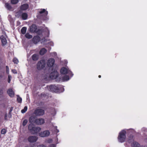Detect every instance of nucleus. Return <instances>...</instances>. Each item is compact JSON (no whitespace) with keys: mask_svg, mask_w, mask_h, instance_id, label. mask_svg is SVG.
<instances>
[{"mask_svg":"<svg viewBox=\"0 0 147 147\" xmlns=\"http://www.w3.org/2000/svg\"><path fill=\"white\" fill-rule=\"evenodd\" d=\"M32 58L34 61H36L39 58V55L37 54H34L32 55Z\"/></svg>","mask_w":147,"mask_h":147,"instance_id":"nucleus-19","label":"nucleus"},{"mask_svg":"<svg viewBox=\"0 0 147 147\" xmlns=\"http://www.w3.org/2000/svg\"><path fill=\"white\" fill-rule=\"evenodd\" d=\"M19 14V16H21L22 20H25L27 19L28 15L27 13H23L21 14V13H20Z\"/></svg>","mask_w":147,"mask_h":147,"instance_id":"nucleus-17","label":"nucleus"},{"mask_svg":"<svg viewBox=\"0 0 147 147\" xmlns=\"http://www.w3.org/2000/svg\"><path fill=\"white\" fill-rule=\"evenodd\" d=\"M12 71L13 73L14 74H17V72L16 69H12Z\"/></svg>","mask_w":147,"mask_h":147,"instance_id":"nucleus-37","label":"nucleus"},{"mask_svg":"<svg viewBox=\"0 0 147 147\" xmlns=\"http://www.w3.org/2000/svg\"><path fill=\"white\" fill-rule=\"evenodd\" d=\"M45 123V119L42 118H37L35 121V124L37 125H42Z\"/></svg>","mask_w":147,"mask_h":147,"instance_id":"nucleus-10","label":"nucleus"},{"mask_svg":"<svg viewBox=\"0 0 147 147\" xmlns=\"http://www.w3.org/2000/svg\"><path fill=\"white\" fill-rule=\"evenodd\" d=\"M39 13L40 14L38 16V18L43 20H47L48 12L45 9H41V11H39Z\"/></svg>","mask_w":147,"mask_h":147,"instance_id":"nucleus-3","label":"nucleus"},{"mask_svg":"<svg viewBox=\"0 0 147 147\" xmlns=\"http://www.w3.org/2000/svg\"><path fill=\"white\" fill-rule=\"evenodd\" d=\"M27 28L25 27H24L21 29V32L22 34H25Z\"/></svg>","mask_w":147,"mask_h":147,"instance_id":"nucleus-23","label":"nucleus"},{"mask_svg":"<svg viewBox=\"0 0 147 147\" xmlns=\"http://www.w3.org/2000/svg\"><path fill=\"white\" fill-rule=\"evenodd\" d=\"M38 139L37 137L35 136H31L28 137V140L29 142L30 143H32L36 142Z\"/></svg>","mask_w":147,"mask_h":147,"instance_id":"nucleus-11","label":"nucleus"},{"mask_svg":"<svg viewBox=\"0 0 147 147\" xmlns=\"http://www.w3.org/2000/svg\"><path fill=\"white\" fill-rule=\"evenodd\" d=\"M7 113H6L5 115L4 116V119L5 120H6L7 119Z\"/></svg>","mask_w":147,"mask_h":147,"instance_id":"nucleus-40","label":"nucleus"},{"mask_svg":"<svg viewBox=\"0 0 147 147\" xmlns=\"http://www.w3.org/2000/svg\"><path fill=\"white\" fill-rule=\"evenodd\" d=\"M69 80V77L68 76L65 75L62 77V80L63 81H67Z\"/></svg>","mask_w":147,"mask_h":147,"instance_id":"nucleus-25","label":"nucleus"},{"mask_svg":"<svg viewBox=\"0 0 147 147\" xmlns=\"http://www.w3.org/2000/svg\"><path fill=\"white\" fill-rule=\"evenodd\" d=\"M32 41L35 44H36L40 40V38L38 36H34L32 39Z\"/></svg>","mask_w":147,"mask_h":147,"instance_id":"nucleus-14","label":"nucleus"},{"mask_svg":"<svg viewBox=\"0 0 147 147\" xmlns=\"http://www.w3.org/2000/svg\"><path fill=\"white\" fill-rule=\"evenodd\" d=\"M4 76L3 73H0V79H1Z\"/></svg>","mask_w":147,"mask_h":147,"instance_id":"nucleus-38","label":"nucleus"},{"mask_svg":"<svg viewBox=\"0 0 147 147\" xmlns=\"http://www.w3.org/2000/svg\"><path fill=\"white\" fill-rule=\"evenodd\" d=\"M52 142L53 140L51 139H49L47 141V142L49 143H51Z\"/></svg>","mask_w":147,"mask_h":147,"instance_id":"nucleus-35","label":"nucleus"},{"mask_svg":"<svg viewBox=\"0 0 147 147\" xmlns=\"http://www.w3.org/2000/svg\"><path fill=\"white\" fill-rule=\"evenodd\" d=\"M7 93L11 97H13L14 95V93L13 90L11 88L9 89L7 91Z\"/></svg>","mask_w":147,"mask_h":147,"instance_id":"nucleus-16","label":"nucleus"},{"mask_svg":"<svg viewBox=\"0 0 147 147\" xmlns=\"http://www.w3.org/2000/svg\"><path fill=\"white\" fill-rule=\"evenodd\" d=\"M133 145V147H140V145L136 142H134Z\"/></svg>","mask_w":147,"mask_h":147,"instance_id":"nucleus-24","label":"nucleus"},{"mask_svg":"<svg viewBox=\"0 0 147 147\" xmlns=\"http://www.w3.org/2000/svg\"><path fill=\"white\" fill-rule=\"evenodd\" d=\"M12 4H15L19 2V0H10Z\"/></svg>","mask_w":147,"mask_h":147,"instance_id":"nucleus-27","label":"nucleus"},{"mask_svg":"<svg viewBox=\"0 0 147 147\" xmlns=\"http://www.w3.org/2000/svg\"><path fill=\"white\" fill-rule=\"evenodd\" d=\"M7 132V130L5 129H2L1 131V134H4Z\"/></svg>","mask_w":147,"mask_h":147,"instance_id":"nucleus-32","label":"nucleus"},{"mask_svg":"<svg viewBox=\"0 0 147 147\" xmlns=\"http://www.w3.org/2000/svg\"><path fill=\"white\" fill-rule=\"evenodd\" d=\"M47 88L51 91L55 92H60L63 91L64 89L63 87H61L58 85H51L47 86Z\"/></svg>","mask_w":147,"mask_h":147,"instance_id":"nucleus-2","label":"nucleus"},{"mask_svg":"<svg viewBox=\"0 0 147 147\" xmlns=\"http://www.w3.org/2000/svg\"><path fill=\"white\" fill-rule=\"evenodd\" d=\"M45 113V111L38 108L36 109L34 112V113L36 116H40L43 115Z\"/></svg>","mask_w":147,"mask_h":147,"instance_id":"nucleus-8","label":"nucleus"},{"mask_svg":"<svg viewBox=\"0 0 147 147\" xmlns=\"http://www.w3.org/2000/svg\"><path fill=\"white\" fill-rule=\"evenodd\" d=\"M6 69L7 74H8L9 73V69L8 67L7 66H6Z\"/></svg>","mask_w":147,"mask_h":147,"instance_id":"nucleus-36","label":"nucleus"},{"mask_svg":"<svg viewBox=\"0 0 147 147\" xmlns=\"http://www.w3.org/2000/svg\"><path fill=\"white\" fill-rule=\"evenodd\" d=\"M17 100L18 103H21L22 102V98L20 97L19 96H17Z\"/></svg>","mask_w":147,"mask_h":147,"instance_id":"nucleus-28","label":"nucleus"},{"mask_svg":"<svg viewBox=\"0 0 147 147\" xmlns=\"http://www.w3.org/2000/svg\"><path fill=\"white\" fill-rule=\"evenodd\" d=\"M50 134V132L49 130H45L40 132L39 133V136L42 137H47Z\"/></svg>","mask_w":147,"mask_h":147,"instance_id":"nucleus-9","label":"nucleus"},{"mask_svg":"<svg viewBox=\"0 0 147 147\" xmlns=\"http://www.w3.org/2000/svg\"><path fill=\"white\" fill-rule=\"evenodd\" d=\"M37 27L36 25L32 24L30 27V31L31 32H36L38 35H40L42 33L41 30L40 29H38L37 31Z\"/></svg>","mask_w":147,"mask_h":147,"instance_id":"nucleus-6","label":"nucleus"},{"mask_svg":"<svg viewBox=\"0 0 147 147\" xmlns=\"http://www.w3.org/2000/svg\"><path fill=\"white\" fill-rule=\"evenodd\" d=\"M37 147H46L45 145L41 144L38 145Z\"/></svg>","mask_w":147,"mask_h":147,"instance_id":"nucleus-39","label":"nucleus"},{"mask_svg":"<svg viewBox=\"0 0 147 147\" xmlns=\"http://www.w3.org/2000/svg\"><path fill=\"white\" fill-rule=\"evenodd\" d=\"M134 136L132 134L130 135L128 138V142L130 143L134 141L133 139Z\"/></svg>","mask_w":147,"mask_h":147,"instance_id":"nucleus-21","label":"nucleus"},{"mask_svg":"<svg viewBox=\"0 0 147 147\" xmlns=\"http://www.w3.org/2000/svg\"><path fill=\"white\" fill-rule=\"evenodd\" d=\"M55 60L54 59L51 58L49 59L47 62V65L49 67H52L54 64Z\"/></svg>","mask_w":147,"mask_h":147,"instance_id":"nucleus-12","label":"nucleus"},{"mask_svg":"<svg viewBox=\"0 0 147 147\" xmlns=\"http://www.w3.org/2000/svg\"><path fill=\"white\" fill-rule=\"evenodd\" d=\"M25 37L28 39H30L32 37V36L28 33H27L25 35Z\"/></svg>","mask_w":147,"mask_h":147,"instance_id":"nucleus-26","label":"nucleus"},{"mask_svg":"<svg viewBox=\"0 0 147 147\" xmlns=\"http://www.w3.org/2000/svg\"><path fill=\"white\" fill-rule=\"evenodd\" d=\"M44 105V103L42 102H41L39 104L40 106H42Z\"/></svg>","mask_w":147,"mask_h":147,"instance_id":"nucleus-42","label":"nucleus"},{"mask_svg":"<svg viewBox=\"0 0 147 147\" xmlns=\"http://www.w3.org/2000/svg\"><path fill=\"white\" fill-rule=\"evenodd\" d=\"M28 122L27 120L25 119L23 120L22 123V125L23 126H25L27 124Z\"/></svg>","mask_w":147,"mask_h":147,"instance_id":"nucleus-30","label":"nucleus"},{"mask_svg":"<svg viewBox=\"0 0 147 147\" xmlns=\"http://www.w3.org/2000/svg\"><path fill=\"white\" fill-rule=\"evenodd\" d=\"M36 116L32 115L29 118V121L31 123L29 124L28 127V129L30 132L32 134H35L40 132L41 130L40 127H35L34 125L32 124H35V121L36 119Z\"/></svg>","mask_w":147,"mask_h":147,"instance_id":"nucleus-1","label":"nucleus"},{"mask_svg":"<svg viewBox=\"0 0 147 147\" xmlns=\"http://www.w3.org/2000/svg\"><path fill=\"white\" fill-rule=\"evenodd\" d=\"M8 117L9 118H10L11 117V113H10V114H9V113H8Z\"/></svg>","mask_w":147,"mask_h":147,"instance_id":"nucleus-43","label":"nucleus"},{"mask_svg":"<svg viewBox=\"0 0 147 147\" xmlns=\"http://www.w3.org/2000/svg\"><path fill=\"white\" fill-rule=\"evenodd\" d=\"M59 132V130L58 129H56V132L58 133Z\"/></svg>","mask_w":147,"mask_h":147,"instance_id":"nucleus-46","label":"nucleus"},{"mask_svg":"<svg viewBox=\"0 0 147 147\" xmlns=\"http://www.w3.org/2000/svg\"><path fill=\"white\" fill-rule=\"evenodd\" d=\"M41 95L42 96V95L43 96H44L45 95V94H43L42 93L41 94Z\"/></svg>","mask_w":147,"mask_h":147,"instance_id":"nucleus-45","label":"nucleus"},{"mask_svg":"<svg viewBox=\"0 0 147 147\" xmlns=\"http://www.w3.org/2000/svg\"><path fill=\"white\" fill-rule=\"evenodd\" d=\"M46 62L45 60H41L39 61L37 65L36 68L38 70L43 69L45 67Z\"/></svg>","mask_w":147,"mask_h":147,"instance_id":"nucleus-7","label":"nucleus"},{"mask_svg":"<svg viewBox=\"0 0 147 147\" xmlns=\"http://www.w3.org/2000/svg\"><path fill=\"white\" fill-rule=\"evenodd\" d=\"M60 72L61 74H66L67 73H71V72L66 67H63L60 70Z\"/></svg>","mask_w":147,"mask_h":147,"instance_id":"nucleus-13","label":"nucleus"},{"mask_svg":"<svg viewBox=\"0 0 147 147\" xmlns=\"http://www.w3.org/2000/svg\"><path fill=\"white\" fill-rule=\"evenodd\" d=\"M28 109L27 106H25L24 108V109L21 110V112L22 113H25L26 111H27Z\"/></svg>","mask_w":147,"mask_h":147,"instance_id":"nucleus-29","label":"nucleus"},{"mask_svg":"<svg viewBox=\"0 0 147 147\" xmlns=\"http://www.w3.org/2000/svg\"><path fill=\"white\" fill-rule=\"evenodd\" d=\"M6 8L9 10H11L12 9V7L11 5L8 3H6L5 4Z\"/></svg>","mask_w":147,"mask_h":147,"instance_id":"nucleus-22","label":"nucleus"},{"mask_svg":"<svg viewBox=\"0 0 147 147\" xmlns=\"http://www.w3.org/2000/svg\"><path fill=\"white\" fill-rule=\"evenodd\" d=\"M0 39L1 42V45L2 46L4 47L5 45L7 43V41L3 35H1L0 36Z\"/></svg>","mask_w":147,"mask_h":147,"instance_id":"nucleus-15","label":"nucleus"},{"mask_svg":"<svg viewBox=\"0 0 147 147\" xmlns=\"http://www.w3.org/2000/svg\"><path fill=\"white\" fill-rule=\"evenodd\" d=\"M13 62L14 63L17 64L19 62L18 59L16 58H14L13 59Z\"/></svg>","mask_w":147,"mask_h":147,"instance_id":"nucleus-31","label":"nucleus"},{"mask_svg":"<svg viewBox=\"0 0 147 147\" xmlns=\"http://www.w3.org/2000/svg\"><path fill=\"white\" fill-rule=\"evenodd\" d=\"M3 93V88H0V95H1Z\"/></svg>","mask_w":147,"mask_h":147,"instance_id":"nucleus-33","label":"nucleus"},{"mask_svg":"<svg viewBox=\"0 0 147 147\" xmlns=\"http://www.w3.org/2000/svg\"><path fill=\"white\" fill-rule=\"evenodd\" d=\"M12 77L10 75H8V82L9 83H10L11 80V78Z\"/></svg>","mask_w":147,"mask_h":147,"instance_id":"nucleus-34","label":"nucleus"},{"mask_svg":"<svg viewBox=\"0 0 147 147\" xmlns=\"http://www.w3.org/2000/svg\"><path fill=\"white\" fill-rule=\"evenodd\" d=\"M28 7L29 6L28 4H24L21 6L20 8L22 10H25L28 8Z\"/></svg>","mask_w":147,"mask_h":147,"instance_id":"nucleus-18","label":"nucleus"},{"mask_svg":"<svg viewBox=\"0 0 147 147\" xmlns=\"http://www.w3.org/2000/svg\"><path fill=\"white\" fill-rule=\"evenodd\" d=\"M98 77L99 78H100L101 77V76L100 75H99Z\"/></svg>","mask_w":147,"mask_h":147,"instance_id":"nucleus-47","label":"nucleus"},{"mask_svg":"<svg viewBox=\"0 0 147 147\" xmlns=\"http://www.w3.org/2000/svg\"><path fill=\"white\" fill-rule=\"evenodd\" d=\"M42 40H43V42H45L46 41V39L45 38H43Z\"/></svg>","mask_w":147,"mask_h":147,"instance_id":"nucleus-44","label":"nucleus"},{"mask_svg":"<svg viewBox=\"0 0 147 147\" xmlns=\"http://www.w3.org/2000/svg\"><path fill=\"white\" fill-rule=\"evenodd\" d=\"M126 131L123 130H122L119 134L118 137L119 141L122 143L125 142L126 138Z\"/></svg>","mask_w":147,"mask_h":147,"instance_id":"nucleus-4","label":"nucleus"},{"mask_svg":"<svg viewBox=\"0 0 147 147\" xmlns=\"http://www.w3.org/2000/svg\"><path fill=\"white\" fill-rule=\"evenodd\" d=\"M52 145H53V146H55V145L54 144H52Z\"/></svg>","mask_w":147,"mask_h":147,"instance_id":"nucleus-48","label":"nucleus"},{"mask_svg":"<svg viewBox=\"0 0 147 147\" xmlns=\"http://www.w3.org/2000/svg\"><path fill=\"white\" fill-rule=\"evenodd\" d=\"M146 147H147V146Z\"/></svg>","mask_w":147,"mask_h":147,"instance_id":"nucleus-50","label":"nucleus"},{"mask_svg":"<svg viewBox=\"0 0 147 147\" xmlns=\"http://www.w3.org/2000/svg\"><path fill=\"white\" fill-rule=\"evenodd\" d=\"M1 136H0V139H1Z\"/></svg>","mask_w":147,"mask_h":147,"instance_id":"nucleus-49","label":"nucleus"},{"mask_svg":"<svg viewBox=\"0 0 147 147\" xmlns=\"http://www.w3.org/2000/svg\"><path fill=\"white\" fill-rule=\"evenodd\" d=\"M53 67L52 68L51 72L49 75V77L51 79H56L59 76V73L56 68L53 69Z\"/></svg>","mask_w":147,"mask_h":147,"instance_id":"nucleus-5","label":"nucleus"},{"mask_svg":"<svg viewBox=\"0 0 147 147\" xmlns=\"http://www.w3.org/2000/svg\"><path fill=\"white\" fill-rule=\"evenodd\" d=\"M13 107H11L10 110H9V114H10V113H11V112H12V111L13 110Z\"/></svg>","mask_w":147,"mask_h":147,"instance_id":"nucleus-41","label":"nucleus"},{"mask_svg":"<svg viewBox=\"0 0 147 147\" xmlns=\"http://www.w3.org/2000/svg\"><path fill=\"white\" fill-rule=\"evenodd\" d=\"M47 52V50L45 48L41 49L40 51L39 54L40 55H44Z\"/></svg>","mask_w":147,"mask_h":147,"instance_id":"nucleus-20","label":"nucleus"}]
</instances>
